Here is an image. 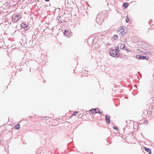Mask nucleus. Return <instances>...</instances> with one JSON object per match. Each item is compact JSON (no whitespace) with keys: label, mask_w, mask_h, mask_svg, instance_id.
I'll use <instances>...</instances> for the list:
<instances>
[{"label":"nucleus","mask_w":154,"mask_h":154,"mask_svg":"<svg viewBox=\"0 0 154 154\" xmlns=\"http://www.w3.org/2000/svg\"><path fill=\"white\" fill-rule=\"evenodd\" d=\"M82 116V115H79V117L80 118L81 117H80L81 116Z\"/></svg>","instance_id":"obj_24"},{"label":"nucleus","mask_w":154,"mask_h":154,"mask_svg":"<svg viewBox=\"0 0 154 154\" xmlns=\"http://www.w3.org/2000/svg\"><path fill=\"white\" fill-rule=\"evenodd\" d=\"M63 33L64 35L67 36L70 34V32H69V30H65L63 32Z\"/></svg>","instance_id":"obj_8"},{"label":"nucleus","mask_w":154,"mask_h":154,"mask_svg":"<svg viewBox=\"0 0 154 154\" xmlns=\"http://www.w3.org/2000/svg\"><path fill=\"white\" fill-rule=\"evenodd\" d=\"M27 25L24 23H23L21 24V26L22 28H24Z\"/></svg>","instance_id":"obj_13"},{"label":"nucleus","mask_w":154,"mask_h":154,"mask_svg":"<svg viewBox=\"0 0 154 154\" xmlns=\"http://www.w3.org/2000/svg\"><path fill=\"white\" fill-rule=\"evenodd\" d=\"M15 127L16 129L18 130L20 129V125L19 124H17L15 126Z\"/></svg>","instance_id":"obj_14"},{"label":"nucleus","mask_w":154,"mask_h":154,"mask_svg":"<svg viewBox=\"0 0 154 154\" xmlns=\"http://www.w3.org/2000/svg\"><path fill=\"white\" fill-rule=\"evenodd\" d=\"M125 44H121L120 46V48L121 49H125Z\"/></svg>","instance_id":"obj_10"},{"label":"nucleus","mask_w":154,"mask_h":154,"mask_svg":"<svg viewBox=\"0 0 154 154\" xmlns=\"http://www.w3.org/2000/svg\"><path fill=\"white\" fill-rule=\"evenodd\" d=\"M92 111H93V113H98L101 114L102 113V112L98 110V108L92 109L90 110V111L91 112Z\"/></svg>","instance_id":"obj_5"},{"label":"nucleus","mask_w":154,"mask_h":154,"mask_svg":"<svg viewBox=\"0 0 154 154\" xmlns=\"http://www.w3.org/2000/svg\"><path fill=\"white\" fill-rule=\"evenodd\" d=\"M150 54H151V53H150V52H147V55H150Z\"/></svg>","instance_id":"obj_22"},{"label":"nucleus","mask_w":154,"mask_h":154,"mask_svg":"<svg viewBox=\"0 0 154 154\" xmlns=\"http://www.w3.org/2000/svg\"><path fill=\"white\" fill-rule=\"evenodd\" d=\"M128 6V4L126 2H124L123 3V7L124 8H126Z\"/></svg>","instance_id":"obj_11"},{"label":"nucleus","mask_w":154,"mask_h":154,"mask_svg":"<svg viewBox=\"0 0 154 154\" xmlns=\"http://www.w3.org/2000/svg\"><path fill=\"white\" fill-rule=\"evenodd\" d=\"M21 17V16L20 15H17L16 16L12 17V21L14 22H16Z\"/></svg>","instance_id":"obj_3"},{"label":"nucleus","mask_w":154,"mask_h":154,"mask_svg":"<svg viewBox=\"0 0 154 154\" xmlns=\"http://www.w3.org/2000/svg\"><path fill=\"white\" fill-rule=\"evenodd\" d=\"M121 35H122V36H123L126 33V32H124V30L123 29H121Z\"/></svg>","instance_id":"obj_12"},{"label":"nucleus","mask_w":154,"mask_h":154,"mask_svg":"<svg viewBox=\"0 0 154 154\" xmlns=\"http://www.w3.org/2000/svg\"><path fill=\"white\" fill-rule=\"evenodd\" d=\"M143 148L145 151L148 152L149 154L151 153V150L150 149L145 147H143Z\"/></svg>","instance_id":"obj_9"},{"label":"nucleus","mask_w":154,"mask_h":154,"mask_svg":"<svg viewBox=\"0 0 154 154\" xmlns=\"http://www.w3.org/2000/svg\"><path fill=\"white\" fill-rule=\"evenodd\" d=\"M124 49L126 50V51H129L128 50V49H127V48H125Z\"/></svg>","instance_id":"obj_23"},{"label":"nucleus","mask_w":154,"mask_h":154,"mask_svg":"<svg viewBox=\"0 0 154 154\" xmlns=\"http://www.w3.org/2000/svg\"><path fill=\"white\" fill-rule=\"evenodd\" d=\"M98 16H97L96 18V21L97 23L99 25H100L101 24L103 20V19L102 17H101L100 18Z\"/></svg>","instance_id":"obj_6"},{"label":"nucleus","mask_w":154,"mask_h":154,"mask_svg":"<svg viewBox=\"0 0 154 154\" xmlns=\"http://www.w3.org/2000/svg\"><path fill=\"white\" fill-rule=\"evenodd\" d=\"M116 51H119L120 50L119 49V46H117L116 47V50H115Z\"/></svg>","instance_id":"obj_17"},{"label":"nucleus","mask_w":154,"mask_h":154,"mask_svg":"<svg viewBox=\"0 0 154 154\" xmlns=\"http://www.w3.org/2000/svg\"><path fill=\"white\" fill-rule=\"evenodd\" d=\"M78 112L77 111H75V112H74L72 115V116H76V114L77 113H78Z\"/></svg>","instance_id":"obj_19"},{"label":"nucleus","mask_w":154,"mask_h":154,"mask_svg":"<svg viewBox=\"0 0 154 154\" xmlns=\"http://www.w3.org/2000/svg\"><path fill=\"white\" fill-rule=\"evenodd\" d=\"M59 23H62L63 22H66L68 21V19H66V17H64L62 16L59 17V18L58 19Z\"/></svg>","instance_id":"obj_2"},{"label":"nucleus","mask_w":154,"mask_h":154,"mask_svg":"<svg viewBox=\"0 0 154 154\" xmlns=\"http://www.w3.org/2000/svg\"><path fill=\"white\" fill-rule=\"evenodd\" d=\"M91 112H92V113H93V111H91Z\"/></svg>","instance_id":"obj_26"},{"label":"nucleus","mask_w":154,"mask_h":154,"mask_svg":"<svg viewBox=\"0 0 154 154\" xmlns=\"http://www.w3.org/2000/svg\"><path fill=\"white\" fill-rule=\"evenodd\" d=\"M110 2L112 4H114L116 3V0H110Z\"/></svg>","instance_id":"obj_18"},{"label":"nucleus","mask_w":154,"mask_h":154,"mask_svg":"<svg viewBox=\"0 0 154 154\" xmlns=\"http://www.w3.org/2000/svg\"><path fill=\"white\" fill-rule=\"evenodd\" d=\"M136 58L138 59H145L146 60H148L149 59V57L147 56H145L139 55H136Z\"/></svg>","instance_id":"obj_4"},{"label":"nucleus","mask_w":154,"mask_h":154,"mask_svg":"<svg viewBox=\"0 0 154 154\" xmlns=\"http://www.w3.org/2000/svg\"><path fill=\"white\" fill-rule=\"evenodd\" d=\"M24 29L25 31H27L29 29V27L27 25L26 27H25Z\"/></svg>","instance_id":"obj_15"},{"label":"nucleus","mask_w":154,"mask_h":154,"mask_svg":"<svg viewBox=\"0 0 154 154\" xmlns=\"http://www.w3.org/2000/svg\"><path fill=\"white\" fill-rule=\"evenodd\" d=\"M110 117L109 116L106 115V123L108 124H109L110 123Z\"/></svg>","instance_id":"obj_7"},{"label":"nucleus","mask_w":154,"mask_h":154,"mask_svg":"<svg viewBox=\"0 0 154 154\" xmlns=\"http://www.w3.org/2000/svg\"><path fill=\"white\" fill-rule=\"evenodd\" d=\"M129 18L127 16L126 17V22L127 23H128L129 22Z\"/></svg>","instance_id":"obj_20"},{"label":"nucleus","mask_w":154,"mask_h":154,"mask_svg":"<svg viewBox=\"0 0 154 154\" xmlns=\"http://www.w3.org/2000/svg\"><path fill=\"white\" fill-rule=\"evenodd\" d=\"M45 1H46V2H48L50 0H45Z\"/></svg>","instance_id":"obj_25"},{"label":"nucleus","mask_w":154,"mask_h":154,"mask_svg":"<svg viewBox=\"0 0 154 154\" xmlns=\"http://www.w3.org/2000/svg\"><path fill=\"white\" fill-rule=\"evenodd\" d=\"M109 53L110 56L115 57H118L120 55V54L114 49H112L110 51Z\"/></svg>","instance_id":"obj_1"},{"label":"nucleus","mask_w":154,"mask_h":154,"mask_svg":"<svg viewBox=\"0 0 154 154\" xmlns=\"http://www.w3.org/2000/svg\"><path fill=\"white\" fill-rule=\"evenodd\" d=\"M113 128L115 130H117L118 129L117 127H116V126H113Z\"/></svg>","instance_id":"obj_21"},{"label":"nucleus","mask_w":154,"mask_h":154,"mask_svg":"<svg viewBox=\"0 0 154 154\" xmlns=\"http://www.w3.org/2000/svg\"><path fill=\"white\" fill-rule=\"evenodd\" d=\"M118 38V37L117 35H114L113 37V38L115 40L117 39Z\"/></svg>","instance_id":"obj_16"}]
</instances>
